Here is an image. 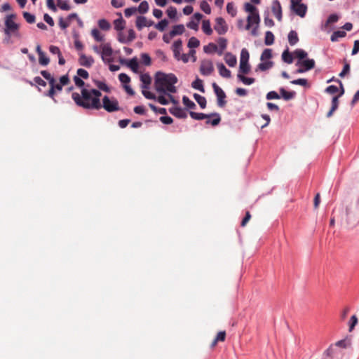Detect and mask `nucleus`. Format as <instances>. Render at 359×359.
Here are the masks:
<instances>
[{"mask_svg": "<svg viewBox=\"0 0 359 359\" xmlns=\"http://www.w3.org/2000/svg\"><path fill=\"white\" fill-rule=\"evenodd\" d=\"M102 93L99 89L88 90L82 88L81 95L78 93H73L72 98L79 107L86 109H100L102 108L100 96Z\"/></svg>", "mask_w": 359, "mask_h": 359, "instance_id": "1", "label": "nucleus"}, {"mask_svg": "<svg viewBox=\"0 0 359 359\" xmlns=\"http://www.w3.org/2000/svg\"><path fill=\"white\" fill-rule=\"evenodd\" d=\"M177 76L172 74L162 72H156L155 75L154 87L158 93L166 94L167 92L175 93L177 89L175 84L177 83Z\"/></svg>", "mask_w": 359, "mask_h": 359, "instance_id": "2", "label": "nucleus"}, {"mask_svg": "<svg viewBox=\"0 0 359 359\" xmlns=\"http://www.w3.org/2000/svg\"><path fill=\"white\" fill-rule=\"evenodd\" d=\"M260 22V17L259 13L250 14L247 18V25H245V29H250L252 28L251 34L253 36L258 35V28Z\"/></svg>", "mask_w": 359, "mask_h": 359, "instance_id": "3", "label": "nucleus"}, {"mask_svg": "<svg viewBox=\"0 0 359 359\" xmlns=\"http://www.w3.org/2000/svg\"><path fill=\"white\" fill-rule=\"evenodd\" d=\"M100 48L102 49V51L100 52L99 50V48L97 46H94L93 50L97 53H100L102 60L104 62H112V54H113V49L111 46V44L109 43H104L103 45L100 46Z\"/></svg>", "mask_w": 359, "mask_h": 359, "instance_id": "4", "label": "nucleus"}, {"mask_svg": "<svg viewBox=\"0 0 359 359\" xmlns=\"http://www.w3.org/2000/svg\"><path fill=\"white\" fill-rule=\"evenodd\" d=\"M19 27V25L15 21L5 19L4 33L6 36V38L8 39L12 35L18 37L20 36Z\"/></svg>", "mask_w": 359, "mask_h": 359, "instance_id": "5", "label": "nucleus"}, {"mask_svg": "<svg viewBox=\"0 0 359 359\" xmlns=\"http://www.w3.org/2000/svg\"><path fill=\"white\" fill-rule=\"evenodd\" d=\"M102 107L109 113L119 110L118 100L114 97L109 98L107 95L102 98Z\"/></svg>", "mask_w": 359, "mask_h": 359, "instance_id": "6", "label": "nucleus"}, {"mask_svg": "<svg viewBox=\"0 0 359 359\" xmlns=\"http://www.w3.org/2000/svg\"><path fill=\"white\" fill-rule=\"evenodd\" d=\"M212 88H213V90H214V92L217 96V105L219 107H225L226 104V93H224V91L216 83H213L212 84Z\"/></svg>", "mask_w": 359, "mask_h": 359, "instance_id": "7", "label": "nucleus"}, {"mask_svg": "<svg viewBox=\"0 0 359 359\" xmlns=\"http://www.w3.org/2000/svg\"><path fill=\"white\" fill-rule=\"evenodd\" d=\"M296 65L299 66V68H298L295 72L302 74L313 69L315 67V61L313 59H306L302 61H298Z\"/></svg>", "mask_w": 359, "mask_h": 359, "instance_id": "8", "label": "nucleus"}, {"mask_svg": "<svg viewBox=\"0 0 359 359\" xmlns=\"http://www.w3.org/2000/svg\"><path fill=\"white\" fill-rule=\"evenodd\" d=\"M340 85V93L338 95H334L332 99V106L330 111L327 114V117L330 118L332 116L333 113L338 109L339 107V98L342 96L344 93V88L343 84L341 81H338Z\"/></svg>", "mask_w": 359, "mask_h": 359, "instance_id": "9", "label": "nucleus"}, {"mask_svg": "<svg viewBox=\"0 0 359 359\" xmlns=\"http://www.w3.org/2000/svg\"><path fill=\"white\" fill-rule=\"evenodd\" d=\"M214 29L219 35H223L227 32L228 26L223 18L218 17L215 19Z\"/></svg>", "mask_w": 359, "mask_h": 359, "instance_id": "10", "label": "nucleus"}, {"mask_svg": "<svg viewBox=\"0 0 359 359\" xmlns=\"http://www.w3.org/2000/svg\"><path fill=\"white\" fill-rule=\"evenodd\" d=\"M214 72L213 63L210 60L201 61L200 66V72L203 76H209Z\"/></svg>", "mask_w": 359, "mask_h": 359, "instance_id": "11", "label": "nucleus"}, {"mask_svg": "<svg viewBox=\"0 0 359 359\" xmlns=\"http://www.w3.org/2000/svg\"><path fill=\"white\" fill-rule=\"evenodd\" d=\"M271 11L278 21L282 20V7L278 0H273L271 5Z\"/></svg>", "mask_w": 359, "mask_h": 359, "instance_id": "12", "label": "nucleus"}, {"mask_svg": "<svg viewBox=\"0 0 359 359\" xmlns=\"http://www.w3.org/2000/svg\"><path fill=\"white\" fill-rule=\"evenodd\" d=\"M290 9L297 15L303 18L306 15L308 7H307L306 4H301L296 5L294 7H290Z\"/></svg>", "mask_w": 359, "mask_h": 359, "instance_id": "13", "label": "nucleus"}, {"mask_svg": "<svg viewBox=\"0 0 359 359\" xmlns=\"http://www.w3.org/2000/svg\"><path fill=\"white\" fill-rule=\"evenodd\" d=\"M79 63L80 65L89 68L94 63V59L91 55L87 56L83 53L80 54L79 58Z\"/></svg>", "mask_w": 359, "mask_h": 359, "instance_id": "14", "label": "nucleus"}, {"mask_svg": "<svg viewBox=\"0 0 359 359\" xmlns=\"http://www.w3.org/2000/svg\"><path fill=\"white\" fill-rule=\"evenodd\" d=\"M169 112L179 118H186L187 114L186 111L180 107H172L169 109Z\"/></svg>", "mask_w": 359, "mask_h": 359, "instance_id": "15", "label": "nucleus"}, {"mask_svg": "<svg viewBox=\"0 0 359 359\" xmlns=\"http://www.w3.org/2000/svg\"><path fill=\"white\" fill-rule=\"evenodd\" d=\"M207 116H210L209 118H206L207 121L205 123L207 125H212V126H216L221 121V116L219 113L214 112L210 114H207Z\"/></svg>", "mask_w": 359, "mask_h": 359, "instance_id": "16", "label": "nucleus"}, {"mask_svg": "<svg viewBox=\"0 0 359 359\" xmlns=\"http://www.w3.org/2000/svg\"><path fill=\"white\" fill-rule=\"evenodd\" d=\"M182 40L181 39L176 40L172 44V50L173 51L174 57L177 60H180V56L181 55L180 53L182 51Z\"/></svg>", "mask_w": 359, "mask_h": 359, "instance_id": "17", "label": "nucleus"}, {"mask_svg": "<svg viewBox=\"0 0 359 359\" xmlns=\"http://www.w3.org/2000/svg\"><path fill=\"white\" fill-rule=\"evenodd\" d=\"M136 27L139 30H141L144 27H149L153 25V22H147L144 16H137L136 19Z\"/></svg>", "mask_w": 359, "mask_h": 359, "instance_id": "18", "label": "nucleus"}, {"mask_svg": "<svg viewBox=\"0 0 359 359\" xmlns=\"http://www.w3.org/2000/svg\"><path fill=\"white\" fill-rule=\"evenodd\" d=\"M217 67L221 76L226 79L231 76V71L228 69L223 63L218 62Z\"/></svg>", "mask_w": 359, "mask_h": 359, "instance_id": "19", "label": "nucleus"}, {"mask_svg": "<svg viewBox=\"0 0 359 359\" xmlns=\"http://www.w3.org/2000/svg\"><path fill=\"white\" fill-rule=\"evenodd\" d=\"M273 66V62L271 60H264L261 61V62L257 66V68L255 69L256 72L257 71H266L270 69H271Z\"/></svg>", "mask_w": 359, "mask_h": 359, "instance_id": "20", "label": "nucleus"}, {"mask_svg": "<svg viewBox=\"0 0 359 359\" xmlns=\"http://www.w3.org/2000/svg\"><path fill=\"white\" fill-rule=\"evenodd\" d=\"M224 60L226 63L231 67H233L237 63V58L236 55L229 52H227L224 54Z\"/></svg>", "mask_w": 359, "mask_h": 359, "instance_id": "21", "label": "nucleus"}, {"mask_svg": "<svg viewBox=\"0 0 359 359\" xmlns=\"http://www.w3.org/2000/svg\"><path fill=\"white\" fill-rule=\"evenodd\" d=\"M279 92L280 93V97H283L285 100H290L296 96L294 91H287L284 88H280Z\"/></svg>", "mask_w": 359, "mask_h": 359, "instance_id": "22", "label": "nucleus"}, {"mask_svg": "<svg viewBox=\"0 0 359 359\" xmlns=\"http://www.w3.org/2000/svg\"><path fill=\"white\" fill-rule=\"evenodd\" d=\"M93 83L100 90H102L108 93L111 92L110 87L108 86L105 81L94 79Z\"/></svg>", "mask_w": 359, "mask_h": 359, "instance_id": "23", "label": "nucleus"}, {"mask_svg": "<svg viewBox=\"0 0 359 359\" xmlns=\"http://www.w3.org/2000/svg\"><path fill=\"white\" fill-rule=\"evenodd\" d=\"M287 38H288V42L290 46H294L299 41L298 34H297V32L294 30H291L289 32Z\"/></svg>", "mask_w": 359, "mask_h": 359, "instance_id": "24", "label": "nucleus"}, {"mask_svg": "<svg viewBox=\"0 0 359 359\" xmlns=\"http://www.w3.org/2000/svg\"><path fill=\"white\" fill-rule=\"evenodd\" d=\"M184 30H185L184 26L182 24L174 25L172 27V30L170 31L171 36L181 35L184 33Z\"/></svg>", "mask_w": 359, "mask_h": 359, "instance_id": "25", "label": "nucleus"}, {"mask_svg": "<svg viewBox=\"0 0 359 359\" xmlns=\"http://www.w3.org/2000/svg\"><path fill=\"white\" fill-rule=\"evenodd\" d=\"M120 15H121V17L119 18L116 19L114 21V29L118 32L122 31L125 28V26H126L125 20L121 17V14H120Z\"/></svg>", "mask_w": 359, "mask_h": 359, "instance_id": "26", "label": "nucleus"}, {"mask_svg": "<svg viewBox=\"0 0 359 359\" xmlns=\"http://www.w3.org/2000/svg\"><path fill=\"white\" fill-rule=\"evenodd\" d=\"M191 87L196 90H199L201 93H205V88L203 81L199 78H196L191 83Z\"/></svg>", "mask_w": 359, "mask_h": 359, "instance_id": "27", "label": "nucleus"}, {"mask_svg": "<svg viewBox=\"0 0 359 359\" xmlns=\"http://www.w3.org/2000/svg\"><path fill=\"white\" fill-rule=\"evenodd\" d=\"M140 81L142 83V87L143 88H149V85L151 83V79L149 74H142L140 76Z\"/></svg>", "mask_w": 359, "mask_h": 359, "instance_id": "28", "label": "nucleus"}, {"mask_svg": "<svg viewBox=\"0 0 359 359\" xmlns=\"http://www.w3.org/2000/svg\"><path fill=\"white\" fill-rule=\"evenodd\" d=\"M346 36V33L344 30H337L333 32L330 36V40L332 42L337 41L339 38H343Z\"/></svg>", "mask_w": 359, "mask_h": 359, "instance_id": "29", "label": "nucleus"}, {"mask_svg": "<svg viewBox=\"0 0 359 359\" xmlns=\"http://www.w3.org/2000/svg\"><path fill=\"white\" fill-rule=\"evenodd\" d=\"M282 60L287 64H292L293 62V55L288 48L285 50L282 53Z\"/></svg>", "mask_w": 359, "mask_h": 359, "instance_id": "30", "label": "nucleus"}, {"mask_svg": "<svg viewBox=\"0 0 359 359\" xmlns=\"http://www.w3.org/2000/svg\"><path fill=\"white\" fill-rule=\"evenodd\" d=\"M194 98L197 102V103L199 104V106L201 107V109H205L206 107L207 100L205 97H203L199 94L194 93Z\"/></svg>", "mask_w": 359, "mask_h": 359, "instance_id": "31", "label": "nucleus"}, {"mask_svg": "<svg viewBox=\"0 0 359 359\" xmlns=\"http://www.w3.org/2000/svg\"><path fill=\"white\" fill-rule=\"evenodd\" d=\"M237 78L239 81H241L242 83H243L245 85H251L255 83V79L254 78L251 77H246L243 74H238Z\"/></svg>", "mask_w": 359, "mask_h": 359, "instance_id": "32", "label": "nucleus"}, {"mask_svg": "<svg viewBox=\"0 0 359 359\" xmlns=\"http://www.w3.org/2000/svg\"><path fill=\"white\" fill-rule=\"evenodd\" d=\"M218 44L219 49H218L217 53L219 55H222L223 51L226 48L227 40L224 37H220L218 39Z\"/></svg>", "mask_w": 359, "mask_h": 359, "instance_id": "33", "label": "nucleus"}, {"mask_svg": "<svg viewBox=\"0 0 359 359\" xmlns=\"http://www.w3.org/2000/svg\"><path fill=\"white\" fill-rule=\"evenodd\" d=\"M202 29H203V32L208 36H210L212 34V29L211 28L210 20H205L203 21Z\"/></svg>", "mask_w": 359, "mask_h": 359, "instance_id": "34", "label": "nucleus"}, {"mask_svg": "<svg viewBox=\"0 0 359 359\" xmlns=\"http://www.w3.org/2000/svg\"><path fill=\"white\" fill-rule=\"evenodd\" d=\"M250 71V65L249 62H240L238 74H247Z\"/></svg>", "mask_w": 359, "mask_h": 359, "instance_id": "35", "label": "nucleus"}, {"mask_svg": "<svg viewBox=\"0 0 359 359\" xmlns=\"http://www.w3.org/2000/svg\"><path fill=\"white\" fill-rule=\"evenodd\" d=\"M91 35L96 41L102 42L104 41V36L101 34L100 32L96 28L91 30Z\"/></svg>", "mask_w": 359, "mask_h": 359, "instance_id": "36", "label": "nucleus"}, {"mask_svg": "<svg viewBox=\"0 0 359 359\" xmlns=\"http://www.w3.org/2000/svg\"><path fill=\"white\" fill-rule=\"evenodd\" d=\"M293 54L297 58H298V61H302V60L306 58L308 55L307 53L304 50L301 48L296 49L294 51Z\"/></svg>", "mask_w": 359, "mask_h": 359, "instance_id": "37", "label": "nucleus"}, {"mask_svg": "<svg viewBox=\"0 0 359 359\" xmlns=\"http://www.w3.org/2000/svg\"><path fill=\"white\" fill-rule=\"evenodd\" d=\"M98 26L100 29L103 31H108L111 28L110 23L106 19H100L97 22Z\"/></svg>", "mask_w": 359, "mask_h": 359, "instance_id": "38", "label": "nucleus"}, {"mask_svg": "<svg viewBox=\"0 0 359 359\" xmlns=\"http://www.w3.org/2000/svg\"><path fill=\"white\" fill-rule=\"evenodd\" d=\"M203 50L205 53L210 54L213 52L218 51V46L214 43H210L208 46L203 47Z\"/></svg>", "mask_w": 359, "mask_h": 359, "instance_id": "39", "label": "nucleus"}, {"mask_svg": "<svg viewBox=\"0 0 359 359\" xmlns=\"http://www.w3.org/2000/svg\"><path fill=\"white\" fill-rule=\"evenodd\" d=\"M274 42V35L271 31H267L265 33L264 43L266 46H271Z\"/></svg>", "mask_w": 359, "mask_h": 359, "instance_id": "40", "label": "nucleus"}, {"mask_svg": "<svg viewBox=\"0 0 359 359\" xmlns=\"http://www.w3.org/2000/svg\"><path fill=\"white\" fill-rule=\"evenodd\" d=\"M182 102L188 109H194L196 107V104L186 95L182 97Z\"/></svg>", "mask_w": 359, "mask_h": 359, "instance_id": "41", "label": "nucleus"}, {"mask_svg": "<svg viewBox=\"0 0 359 359\" xmlns=\"http://www.w3.org/2000/svg\"><path fill=\"white\" fill-rule=\"evenodd\" d=\"M272 56V50L271 48H266L263 50L260 60L261 61L269 60Z\"/></svg>", "mask_w": 359, "mask_h": 359, "instance_id": "42", "label": "nucleus"}, {"mask_svg": "<svg viewBox=\"0 0 359 359\" xmlns=\"http://www.w3.org/2000/svg\"><path fill=\"white\" fill-rule=\"evenodd\" d=\"M190 116L195 120H203L206 118H209L210 116H207V114L203 113H197L194 111L189 112Z\"/></svg>", "mask_w": 359, "mask_h": 359, "instance_id": "43", "label": "nucleus"}, {"mask_svg": "<svg viewBox=\"0 0 359 359\" xmlns=\"http://www.w3.org/2000/svg\"><path fill=\"white\" fill-rule=\"evenodd\" d=\"M57 2V6L62 11H69L71 9V6L69 4V1L67 0H56Z\"/></svg>", "mask_w": 359, "mask_h": 359, "instance_id": "44", "label": "nucleus"}, {"mask_svg": "<svg viewBox=\"0 0 359 359\" xmlns=\"http://www.w3.org/2000/svg\"><path fill=\"white\" fill-rule=\"evenodd\" d=\"M187 46L190 48H197L200 46V41L197 38H196L194 36H191L189 39Z\"/></svg>", "mask_w": 359, "mask_h": 359, "instance_id": "45", "label": "nucleus"}, {"mask_svg": "<svg viewBox=\"0 0 359 359\" xmlns=\"http://www.w3.org/2000/svg\"><path fill=\"white\" fill-rule=\"evenodd\" d=\"M250 55L246 48H243L241 52L240 62H249Z\"/></svg>", "mask_w": 359, "mask_h": 359, "instance_id": "46", "label": "nucleus"}, {"mask_svg": "<svg viewBox=\"0 0 359 359\" xmlns=\"http://www.w3.org/2000/svg\"><path fill=\"white\" fill-rule=\"evenodd\" d=\"M149 11V4L147 1H142L138 6V11L141 14H144Z\"/></svg>", "mask_w": 359, "mask_h": 359, "instance_id": "47", "label": "nucleus"}, {"mask_svg": "<svg viewBox=\"0 0 359 359\" xmlns=\"http://www.w3.org/2000/svg\"><path fill=\"white\" fill-rule=\"evenodd\" d=\"M292 84L300 85L304 87H309L308 80L306 79H297L290 81Z\"/></svg>", "mask_w": 359, "mask_h": 359, "instance_id": "48", "label": "nucleus"}, {"mask_svg": "<svg viewBox=\"0 0 359 359\" xmlns=\"http://www.w3.org/2000/svg\"><path fill=\"white\" fill-rule=\"evenodd\" d=\"M128 66L133 70V72H137L139 67V64L137 59L135 57L131 59L128 62Z\"/></svg>", "mask_w": 359, "mask_h": 359, "instance_id": "49", "label": "nucleus"}, {"mask_svg": "<svg viewBox=\"0 0 359 359\" xmlns=\"http://www.w3.org/2000/svg\"><path fill=\"white\" fill-rule=\"evenodd\" d=\"M226 11L227 13L231 15L232 17L236 16L237 13V10L234 6V4L233 2H229L226 5Z\"/></svg>", "mask_w": 359, "mask_h": 359, "instance_id": "50", "label": "nucleus"}, {"mask_svg": "<svg viewBox=\"0 0 359 359\" xmlns=\"http://www.w3.org/2000/svg\"><path fill=\"white\" fill-rule=\"evenodd\" d=\"M200 8L206 14L211 13V8L207 1H203L200 4Z\"/></svg>", "mask_w": 359, "mask_h": 359, "instance_id": "51", "label": "nucleus"}, {"mask_svg": "<svg viewBox=\"0 0 359 359\" xmlns=\"http://www.w3.org/2000/svg\"><path fill=\"white\" fill-rule=\"evenodd\" d=\"M358 318L355 315H353L348 322V331L351 332L353 330L355 326L358 324Z\"/></svg>", "mask_w": 359, "mask_h": 359, "instance_id": "52", "label": "nucleus"}, {"mask_svg": "<svg viewBox=\"0 0 359 359\" xmlns=\"http://www.w3.org/2000/svg\"><path fill=\"white\" fill-rule=\"evenodd\" d=\"M168 16L170 19H175L177 18V8L174 6H170L166 11Z\"/></svg>", "mask_w": 359, "mask_h": 359, "instance_id": "53", "label": "nucleus"}, {"mask_svg": "<svg viewBox=\"0 0 359 359\" xmlns=\"http://www.w3.org/2000/svg\"><path fill=\"white\" fill-rule=\"evenodd\" d=\"M335 345L338 347L346 348L351 345V340L344 339L336 342Z\"/></svg>", "mask_w": 359, "mask_h": 359, "instance_id": "54", "label": "nucleus"}, {"mask_svg": "<svg viewBox=\"0 0 359 359\" xmlns=\"http://www.w3.org/2000/svg\"><path fill=\"white\" fill-rule=\"evenodd\" d=\"M149 107L155 113H158L160 114H167V110L165 108H158L151 103L149 104Z\"/></svg>", "mask_w": 359, "mask_h": 359, "instance_id": "55", "label": "nucleus"}, {"mask_svg": "<svg viewBox=\"0 0 359 359\" xmlns=\"http://www.w3.org/2000/svg\"><path fill=\"white\" fill-rule=\"evenodd\" d=\"M141 60L142 64H144L146 66H149L151 64V57L147 53L141 54Z\"/></svg>", "mask_w": 359, "mask_h": 359, "instance_id": "56", "label": "nucleus"}, {"mask_svg": "<svg viewBox=\"0 0 359 359\" xmlns=\"http://www.w3.org/2000/svg\"><path fill=\"white\" fill-rule=\"evenodd\" d=\"M245 10L250 13V14L259 13L257 8L250 3H245Z\"/></svg>", "mask_w": 359, "mask_h": 359, "instance_id": "57", "label": "nucleus"}, {"mask_svg": "<svg viewBox=\"0 0 359 359\" xmlns=\"http://www.w3.org/2000/svg\"><path fill=\"white\" fill-rule=\"evenodd\" d=\"M39 64L42 66H47L50 62V59L43 53L42 55H39Z\"/></svg>", "mask_w": 359, "mask_h": 359, "instance_id": "58", "label": "nucleus"}, {"mask_svg": "<svg viewBox=\"0 0 359 359\" xmlns=\"http://www.w3.org/2000/svg\"><path fill=\"white\" fill-rule=\"evenodd\" d=\"M280 98V95L274 90L269 92L266 95V99L268 100H278Z\"/></svg>", "mask_w": 359, "mask_h": 359, "instance_id": "59", "label": "nucleus"}, {"mask_svg": "<svg viewBox=\"0 0 359 359\" xmlns=\"http://www.w3.org/2000/svg\"><path fill=\"white\" fill-rule=\"evenodd\" d=\"M23 17L28 23L32 24L35 22V19H36L35 15L30 13L24 12Z\"/></svg>", "mask_w": 359, "mask_h": 359, "instance_id": "60", "label": "nucleus"}, {"mask_svg": "<svg viewBox=\"0 0 359 359\" xmlns=\"http://www.w3.org/2000/svg\"><path fill=\"white\" fill-rule=\"evenodd\" d=\"M168 25V21L166 19H163L158 22L156 25V28L160 31H163Z\"/></svg>", "mask_w": 359, "mask_h": 359, "instance_id": "61", "label": "nucleus"}, {"mask_svg": "<svg viewBox=\"0 0 359 359\" xmlns=\"http://www.w3.org/2000/svg\"><path fill=\"white\" fill-rule=\"evenodd\" d=\"M264 21L265 25L269 27H271L274 26V25H275L274 21L273 20V19L269 18V15L268 13H264Z\"/></svg>", "mask_w": 359, "mask_h": 359, "instance_id": "62", "label": "nucleus"}, {"mask_svg": "<svg viewBox=\"0 0 359 359\" xmlns=\"http://www.w3.org/2000/svg\"><path fill=\"white\" fill-rule=\"evenodd\" d=\"M118 79L122 83H124L126 85L128 84V83H130V76L125 73H121L118 75Z\"/></svg>", "mask_w": 359, "mask_h": 359, "instance_id": "63", "label": "nucleus"}, {"mask_svg": "<svg viewBox=\"0 0 359 359\" xmlns=\"http://www.w3.org/2000/svg\"><path fill=\"white\" fill-rule=\"evenodd\" d=\"M339 20V16L337 14H331L328 16L327 19V21H326V25H329V24H332V23H335L337 22V21Z\"/></svg>", "mask_w": 359, "mask_h": 359, "instance_id": "64", "label": "nucleus"}]
</instances>
